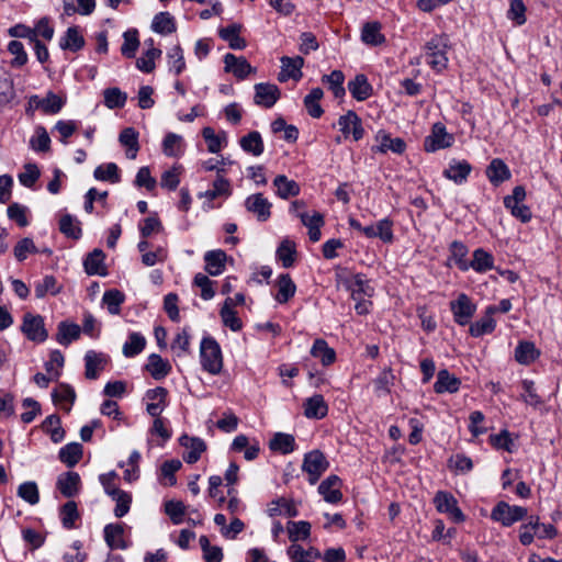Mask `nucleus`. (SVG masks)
Wrapping results in <instances>:
<instances>
[{"mask_svg": "<svg viewBox=\"0 0 562 562\" xmlns=\"http://www.w3.org/2000/svg\"><path fill=\"white\" fill-rule=\"evenodd\" d=\"M449 260L452 261L459 270L463 272L468 271V265L470 261L467 259L469 254L468 246L460 240H453L449 245Z\"/></svg>", "mask_w": 562, "mask_h": 562, "instance_id": "c9c22d12", "label": "nucleus"}, {"mask_svg": "<svg viewBox=\"0 0 562 562\" xmlns=\"http://www.w3.org/2000/svg\"><path fill=\"white\" fill-rule=\"evenodd\" d=\"M449 306L453 321L460 326L469 325L476 312V305L465 293H460L454 301L449 303Z\"/></svg>", "mask_w": 562, "mask_h": 562, "instance_id": "20e7f679", "label": "nucleus"}, {"mask_svg": "<svg viewBox=\"0 0 562 562\" xmlns=\"http://www.w3.org/2000/svg\"><path fill=\"white\" fill-rule=\"evenodd\" d=\"M93 177L100 181H109L111 183H117L121 180L120 169L116 164L108 162L98 166L94 169Z\"/></svg>", "mask_w": 562, "mask_h": 562, "instance_id": "13d9d810", "label": "nucleus"}, {"mask_svg": "<svg viewBox=\"0 0 562 562\" xmlns=\"http://www.w3.org/2000/svg\"><path fill=\"white\" fill-rule=\"evenodd\" d=\"M52 398L55 404L60 405L68 413L76 401V392L69 384L59 383L52 392Z\"/></svg>", "mask_w": 562, "mask_h": 562, "instance_id": "a878e982", "label": "nucleus"}, {"mask_svg": "<svg viewBox=\"0 0 562 562\" xmlns=\"http://www.w3.org/2000/svg\"><path fill=\"white\" fill-rule=\"evenodd\" d=\"M231 194V183L227 179L222 176H217L213 182V188L201 192L200 198H205L209 201H213L220 196H228Z\"/></svg>", "mask_w": 562, "mask_h": 562, "instance_id": "6e6d98bb", "label": "nucleus"}, {"mask_svg": "<svg viewBox=\"0 0 562 562\" xmlns=\"http://www.w3.org/2000/svg\"><path fill=\"white\" fill-rule=\"evenodd\" d=\"M21 330L29 340L35 342H43L48 337L44 318L41 315L24 314Z\"/></svg>", "mask_w": 562, "mask_h": 562, "instance_id": "423d86ee", "label": "nucleus"}, {"mask_svg": "<svg viewBox=\"0 0 562 562\" xmlns=\"http://www.w3.org/2000/svg\"><path fill=\"white\" fill-rule=\"evenodd\" d=\"M85 376L97 380L109 362V356L95 350H88L85 355Z\"/></svg>", "mask_w": 562, "mask_h": 562, "instance_id": "9d476101", "label": "nucleus"}, {"mask_svg": "<svg viewBox=\"0 0 562 562\" xmlns=\"http://www.w3.org/2000/svg\"><path fill=\"white\" fill-rule=\"evenodd\" d=\"M240 30V24H231L226 27H222L218 34L222 40L228 43L231 48L243 49L246 47V41L239 36Z\"/></svg>", "mask_w": 562, "mask_h": 562, "instance_id": "c03bdc74", "label": "nucleus"}, {"mask_svg": "<svg viewBox=\"0 0 562 562\" xmlns=\"http://www.w3.org/2000/svg\"><path fill=\"white\" fill-rule=\"evenodd\" d=\"M220 316L224 326L228 327L232 331H240L243 329V322L235 311V302L232 297H227L224 301Z\"/></svg>", "mask_w": 562, "mask_h": 562, "instance_id": "4be33fe9", "label": "nucleus"}, {"mask_svg": "<svg viewBox=\"0 0 562 562\" xmlns=\"http://www.w3.org/2000/svg\"><path fill=\"white\" fill-rule=\"evenodd\" d=\"M184 140L181 135L167 133L162 140V153L168 157H179L184 153Z\"/></svg>", "mask_w": 562, "mask_h": 562, "instance_id": "37998d69", "label": "nucleus"}, {"mask_svg": "<svg viewBox=\"0 0 562 562\" xmlns=\"http://www.w3.org/2000/svg\"><path fill=\"white\" fill-rule=\"evenodd\" d=\"M15 97V89L10 72H0V105L10 103Z\"/></svg>", "mask_w": 562, "mask_h": 562, "instance_id": "338daca9", "label": "nucleus"}, {"mask_svg": "<svg viewBox=\"0 0 562 562\" xmlns=\"http://www.w3.org/2000/svg\"><path fill=\"white\" fill-rule=\"evenodd\" d=\"M348 90L357 101H364L373 93V88L364 74H358L355 79L348 82Z\"/></svg>", "mask_w": 562, "mask_h": 562, "instance_id": "5701e85b", "label": "nucleus"}, {"mask_svg": "<svg viewBox=\"0 0 562 562\" xmlns=\"http://www.w3.org/2000/svg\"><path fill=\"white\" fill-rule=\"evenodd\" d=\"M85 45V40L77 26L69 27L66 34L60 38L59 46L61 49L77 52Z\"/></svg>", "mask_w": 562, "mask_h": 562, "instance_id": "3c124183", "label": "nucleus"}, {"mask_svg": "<svg viewBox=\"0 0 562 562\" xmlns=\"http://www.w3.org/2000/svg\"><path fill=\"white\" fill-rule=\"evenodd\" d=\"M344 81V72H330L328 75H324L322 78V82L328 87L337 99L342 98L346 93Z\"/></svg>", "mask_w": 562, "mask_h": 562, "instance_id": "e2e57ef3", "label": "nucleus"}, {"mask_svg": "<svg viewBox=\"0 0 562 562\" xmlns=\"http://www.w3.org/2000/svg\"><path fill=\"white\" fill-rule=\"evenodd\" d=\"M453 143L454 137L447 132L446 126L442 123H436L432 125L430 134L424 140V148L428 153H435L439 149L451 147Z\"/></svg>", "mask_w": 562, "mask_h": 562, "instance_id": "39448f33", "label": "nucleus"}, {"mask_svg": "<svg viewBox=\"0 0 562 562\" xmlns=\"http://www.w3.org/2000/svg\"><path fill=\"white\" fill-rule=\"evenodd\" d=\"M273 187L276 188V194L283 200L300 194L299 183L294 180H290L284 175H279L274 178Z\"/></svg>", "mask_w": 562, "mask_h": 562, "instance_id": "7c9ffc66", "label": "nucleus"}, {"mask_svg": "<svg viewBox=\"0 0 562 562\" xmlns=\"http://www.w3.org/2000/svg\"><path fill=\"white\" fill-rule=\"evenodd\" d=\"M202 136L206 142L207 150L212 154H217L226 145L225 132L215 134L214 130L207 126L202 130Z\"/></svg>", "mask_w": 562, "mask_h": 562, "instance_id": "5fc2aeb1", "label": "nucleus"}, {"mask_svg": "<svg viewBox=\"0 0 562 562\" xmlns=\"http://www.w3.org/2000/svg\"><path fill=\"white\" fill-rule=\"evenodd\" d=\"M227 255L222 249L210 250L204 254L205 271L210 276H220L225 271Z\"/></svg>", "mask_w": 562, "mask_h": 562, "instance_id": "aec40b11", "label": "nucleus"}, {"mask_svg": "<svg viewBox=\"0 0 562 562\" xmlns=\"http://www.w3.org/2000/svg\"><path fill=\"white\" fill-rule=\"evenodd\" d=\"M83 448L79 442H70L60 448L59 460L68 468L75 467L82 458Z\"/></svg>", "mask_w": 562, "mask_h": 562, "instance_id": "79ce46f5", "label": "nucleus"}, {"mask_svg": "<svg viewBox=\"0 0 562 562\" xmlns=\"http://www.w3.org/2000/svg\"><path fill=\"white\" fill-rule=\"evenodd\" d=\"M311 355L314 358L319 359L322 364L325 367L333 364L336 360L335 350L328 346L325 339L322 338H317L314 340L313 346L311 348Z\"/></svg>", "mask_w": 562, "mask_h": 562, "instance_id": "f704fd0d", "label": "nucleus"}, {"mask_svg": "<svg viewBox=\"0 0 562 562\" xmlns=\"http://www.w3.org/2000/svg\"><path fill=\"white\" fill-rule=\"evenodd\" d=\"M494 268V257L483 248L473 251V258L469 261L468 270L473 269L477 273H485Z\"/></svg>", "mask_w": 562, "mask_h": 562, "instance_id": "cd10ccee", "label": "nucleus"}, {"mask_svg": "<svg viewBox=\"0 0 562 562\" xmlns=\"http://www.w3.org/2000/svg\"><path fill=\"white\" fill-rule=\"evenodd\" d=\"M288 555L291 562H316L321 558V552L315 548L304 549L300 544H291L288 548Z\"/></svg>", "mask_w": 562, "mask_h": 562, "instance_id": "a19ab883", "label": "nucleus"}, {"mask_svg": "<svg viewBox=\"0 0 562 562\" xmlns=\"http://www.w3.org/2000/svg\"><path fill=\"white\" fill-rule=\"evenodd\" d=\"M151 29L158 34L168 35L176 32L177 26L173 16L169 12H159L153 19Z\"/></svg>", "mask_w": 562, "mask_h": 562, "instance_id": "de8ad7c7", "label": "nucleus"}, {"mask_svg": "<svg viewBox=\"0 0 562 562\" xmlns=\"http://www.w3.org/2000/svg\"><path fill=\"white\" fill-rule=\"evenodd\" d=\"M268 515L270 517L276 516H288V517H296L299 515L297 508L292 501L286 498H278L272 501L268 506Z\"/></svg>", "mask_w": 562, "mask_h": 562, "instance_id": "ea45409f", "label": "nucleus"}, {"mask_svg": "<svg viewBox=\"0 0 562 562\" xmlns=\"http://www.w3.org/2000/svg\"><path fill=\"white\" fill-rule=\"evenodd\" d=\"M244 205L259 222H266L271 216L272 203L265 198L262 193H255L247 196Z\"/></svg>", "mask_w": 562, "mask_h": 562, "instance_id": "1a4fd4ad", "label": "nucleus"}, {"mask_svg": "<svg viewBox=\"0 0 562 562\" xmlns=\"http://www.w3.org/2000/svg\"><path fill=\"white\" fill-rule=\"evenodd\" d=\"M81 327L75 323L60 322L58 324V331L56 340L64 346H68L74 340L80 337Z\"/></svg>", "mask_w": 562, "mask_h": 562, "instance_id": "49530a36", "label": "nucleus"}, {"mask_svg": "<svg viewBox=\"0 0 562 562\" xmlns=\"http://www.w3.org/2000/svg\"><path fill=\"white\" fill-rule=\"evenodd\" d=\"M328 467L329 462L326 460L324 453L319 450H312L304 456L302 471L307 473L308 483L314 485Z\"/></svg>", "mask_w": 562, "mask_h": 562, "instance_id": "f03ea898", "label": "nucleus"}, {"mask_svg": "<svg viewBox=\"0 0 562 562\" xmlns=\"http://www.w3.org/2000/svg\"><path fill=\"white\" fill-rule=\"evenodd\" d=\"M425 64L435 70H441L447 67L448 58L445 52L438 49V45L432 42L428 43L425 47V52L422 55Z\"/></svg>", "mask_w": 562, "mask_h": 562, "instance_id": "bb28decb", "label": "nucleus"}, {"mask_svg": "<svg viewBox=\"0 0 562 562\" xmlns=\"http://www.w3.org/2000/svg\"><path fill=\"white\" fill-rule=\"evenodd\" d=\"M146 50L136 61L138 70H154L156 65L155 60L160 57L161 50L154 46V40L145 41Z\"/></svg>", "mask_w": 562, "mask_h": 562, "instance_id": "e433bc0d", "label": "nucleus"}, {"mask_svg": "<svg viewBox=\"0 0 562 562\" xmlns=\"http://www.w3.org/2000/svg\"><path fill=\"white\" fill-rule=\"evenodd\" d=\"M338 125L345 137L351 135L356 142L360 140L364 135L361 120L353 111H348L347 114L341 115L338 120Z\"/></svg>", "mask_w": 562, "mask_h": 562, "instance_id": "f8f14e48", "label": "nucleus"}, {"mask_svg": "<svg viewBox=\"0 0 562 562\" xmlns=\"http://www.w3.org/2000/svg\"><path fill=\"white\" fill-rule=\"evenodd\" d=\"M168 391L162 386L150 389L146 392V397L150 401L146 411L153 417H158L166 407Z\"/></svg>", "mask_w": 562, "mask_h": 562, "instance_id": "412c9836", "label": "nucleus"}, {"mask_svg": "<svg viewBox=\"0 0 562 562\" xmlns=\"http://www.w3.org/2000/svg\"><path fill=\"white\" fill-rule=\"evenodd\" d=\"M255 102L265 108H271L280 98V90L273 83L261 82L255 86Z\"/></svg>", "mask_w": 562, "mask_h": 562, "instance_id": "f3484780", "label": "nucleus"}, {"mask_svg": "<svg viewBox=\"0 0 562 562\" xmlns=\"http://www.w3.org/2000/svg\"><path fill=\"white\" fill-rule=\"evenodd\" d=\"M323 95L324 92L321 88H314L304 98V106L307 113L314 119H319L324 113V110L319 104V101L323 98Z\"/></svg>", "mask_w": 562, "mask_h": 562, "instance_id": "603ef678", "label": "nucleus"}, {"mask_svg": "<svg viewBox=\"0 0 562 562\" xmlns=\"http://www.w3.org/2000/svg\"><path fill=\"white\" fill-rule=\"evenodd\" d=\"M304 415L307 418L322 419L328 413V405L326 404L323 395L315 394L305 400L304 404Z\"/></svg>", "mask_w": 562, "mask_h": 562, "instance_id": "393cba45", "label": "nucleus"}, {"mask_svg": "<svg viewBox=\"0 0 562 562\" xmlns=\"http://www.w3.org/2000/svg\"><path fill=\"white\" fill-rule=\"evenodd\" d=\"M146 345V339L139 333H132L128 340L123 346V353L125 357H135L140 353Z\"/></svg>", "mask_w": 562, "mask_h": 562, "instance_id": "774afa93", "label": "nucleus"}, {"mask_svg": "<svg viewBox=\"0 0 562 562\" xmlns=\"http://www.w3.org/2000/svg\"><path fill=\"white\" fill-rule=\"evenodd\" d=\"M59 231L67 238L78 240L81 238V222L74 215L65 213L59 218Z\"/></svg>", "mask_w": 562, "mask_h": 562, "instance_id": "473e14b6", "label": "nucleus"}, {"mask_svg": "<svg viewBox=\"0 0 562 562\" xmlns=\"http://www.w3.org/2000/svg\"><path fill=\"white\" fill-rule=\"evenodd\" d=\"M104 105L108 109H122L127 100V94L116 87L103 90Z\"/></svg>", "mask_w": 562, "mask_h": 562, "instance_id": "bf43d9fd", "label": "nucleus"}, {"mask_svg": "<svg viewBox=\"0 0 562 562\" xmlns=\"http://www.w3.org/2000/svg\"><path fill=\"white\" fill-rule=\"evenodd\" d=\"M60 290L61 285L58 284L54 276H45L34 284V293L37 299H43L47 294L56 295Z\"/></svg>", "mask_w": 562, "mask_h": 562, "instance_id": "09e8293b", "label": "nucleus"}, {"mask_svg": "<svg viewBox=\"0 0 562 562\" xmlns=\"http://www.w3.org/2000/svg\"><path fill=\"white\" fill-rule=\"evenodd\" d=\"M341 485V479L338 475L331 474L318 485V493L327 503L337 504L342 498Z\"/></svg>", "mask_w": 562, "mask_h": 562, "instance_id": "4468645a", "label": "nucleus"}, {"mask_svg": "<svg viewBox=\"0 0 562 562\" xmlns=\"http://www.w3.org/2000/svg\"><path fill=\"white\" fill-rule=\"evenodd\" d=\"M361 38L366 44L379 45L384 41V36L381 34V25L378 22H368L363 25L361 32Z\"/></svg>", "mask_w": 562, "mask_h": 562, "instance_id": "69168bd1", "label": "nucleus"}, {"mask_svg": "<svg viewBox=\"0 0 562 562\" xmlns=\"http://www.w3.org/2000/svg\"><path fill=\"white\" fill-rule=\"evenodd\" d=\"M44 431L48 432L53 442L58 443L65 437V430L60 426V418L56 414L45 418L42 425Z\"/></svg>", "mask_w": 562, "mask_h": 562, "instance_id": "052dcab7", "label": "nucleus"}, {"mask_svg": "<svg viewBox=\"0 0 562 562\" xmlns=\"http://www.w3.org/2000/svg\"><path fill=\"white\" fill-rule=\"evenodd\" d=\"M277 288L278 291L274 299L280 304L286 303L296 292V285L288 273H282L278 277Z\"/></svg>", "mask_w": 562, "mask_h": 562, "instance_id": "72a5a7b5", "label": "nucleus"}, {"mask_svg": "<svg viewBox=\"0 0 562 562\" xmlns=\"http://www.w3.org/2000/svg\"><path fill=\"white\" fill-rule=\"evenodd\" d=\"M29 105L31 109H40L45 114H57L65 105V99L48 92L45 98L38 95H32L29 99Z\"/></svg>", "mask_w": 562, "mask_h": 562, "instance_id": "9b49d317", "label": "nucleus"}, {"mask_svg": "<svg viewBox=\"0 0 562 562\" xmlns=\"http://www.w3.org/2000/svg\"><path fill=\"white\" fill-rule=\"evenodd\" d=\"M461 385V381L450 374L448 370H440L437 374V381L434 384V390L436 393H456L459 391Z\"/></svg>", "mask_w": 562, "mask_h": 562, "instance_id": "c756f323", "label": "nucleus"}, {"mask_svg": "<svg viewBox=\"0 0 562 562\" xmlns=\"http://www.w3.org/2000/svg\"><path fill=\"white\" fill-rule=\"evenodd\" d=\"M375 144L372 146V153L386 154L392 151L401 155L406 149V143L401 137H392L390 133L384 130L378 131L375 134Z\"/></svg>", "mask_w": 562, "mask_h": 562, "instance_id": "6e6552de", "label": "nucleus"}, {"mask_svg": "<svg viewBox=\"0 0 562 562\" xmlns=\"http://www.w3.org/2000/svg\"><path fill=\"white\" fill-rule=\"evenodd\" d=\"M527 508L525 507L499 502L492 509L491 518L494 521L501 522L504 527H509L522 520L527 516Z\"/></svg>", "mask_w": 562, "mask_h": 562, "instance_id": "7ed1b4c3", "label": "nucleus"}, {"mask_svg": "<svg viewBox=\"0 0 562 562\" xmlns=\"http://www.w3.org/2000/svg\"><path fill=\"white\" fill-rule=\"evenodd\" d=\"M146 370L155 380H161L170 373L171 366L167 360H164L159 355L151 353L148 357Z\"/></svg>", "mask_w": 562, "mask_h": 562, "instance_id": "4c0bfd02", "label": "nucleus"}, {"mask_svg": "<svg viewBox=\"0 0 562 562\" xmlns=\"http://www.w3.org/2000/svg\"><path fill=\"white\" fill-rule=\"evenodd\" d=\"M200 359L204 371L216 375L223 368L222 349L218 342L211 336L202 338L200 344Z\"/></svg>", "mask_w": 562, "mask_h": 562, "instance_id": "f257e3e1", "label": "nucleus"}, {"mask_svg": "<svg viewBox=\"0 0 562 562\" xmlns=\"http://www.w3.org/2000/svg\"><path fill=\"white\" fill-rule=\"evenodd\" d=\"M125 301V295L117 289H111L104 292L102 302L106 310L112 315H117L121 312V305Z\"/></svg>", "mask_w": 562, "mask_h": 562, "instance_id": "4d7b16f0", "label": "nucleus"}, {"mask_svg": "<svg viewBox=\"0 0 562 562\" xmlns=\"http://www.w3.org/2000/svg\"><path fill=\"white\" fill-rule=\"evenodd\" d=\"M345 284L350 291L352 300L371 297L374 293L373 286L370 285L369 280L362 273H356L346 279Z\"/></svg>", "mask_w": 562, "mask_h": 562, "instance_id": "dca6fc26", "label": "nucleus"}, {"mask_svg": "<svg viewBox=\"0 0 562 562\" xmlns=\"http://www.w3.org/2000/svg\"><path fill=\"white\" fill-rule=\"evenodd\" d=\"M30 147L37 153L50 149V137L44 126H36L34 135L30 138Z\"/></svg>", "mask_w": 562, "mask_h": 562, "instance_id": "680f3d73", "label": "nucleus"}, {"mask_svg": "<svg viewBox=\"0 0 562 562\" xmlns=\"http://www.w3.org/2000/svg\"><path fill=\"white\" fill-rule=\"evenodd\" d=\"M104 540L110 549L127 548L126 542L123 539L124 526L122 524H108L104 527Z\"/></svg>", "mask_w": 562, "mask_h": 562, "instance_id": "c85d7f7f", "label": "nucleus"}, {"mask_svg": "<svg viewBox=\"0 0 562 562\" xmlns=\"http://www.w3.org/2000/svg\"><path fill=\"white\" fill-rule=\"evenodd\" d=\"M471 170L472 167L467 160L452 159L442 173L445 178L457 184H462L467 181Z\"/></svg>", "mask_w": 562, "mask_h": 562, "instance_id": "6ab92c4d", "label": "nucleus"}, {"mask_svg": "<svg viewBox=\"0 0 562 562\" xmlns=\"http://www.w3.org/2000/svg\"><path fill=\"white\" fill-rule=\"evenodd\" d=\"M434 504L439 513L448 514L454 522L465 520L464 514L458 507V502L451 493L445 491L437 492L434 497Z\"/></svg>", "mask_w": 562, "mask_h": 562, "instance_id": "0eeeda50", "label": "nucleus"}, {"mask_svg": "<svg viewBox=\"0 0 562 562\" xmlns=\"http://www.w3.org/2000/svg\"><path fill=\"white\" fill-rule=\"evenodd\" d=\"M179 441L180 445L187 449L183 453V460L189 464L198 462L201 454L206 450L204 440L199 437L183 435L180 437Z\"/></svg>", "mask_w": 562, "mask_h": 562, "instance_id": "2eb2a0df", "label": "nucleus"}, {"mask_svg": "<svg viewBox=\"0 0 562 562\" xmlns=\"http://www.w3.org/2000/svg\"><path fill=\"white\" fill-rule=\"evenodd\" d=\"M85 271L89 276H106L108 271L104 266V254L101 249H94L83 261Z\"/></svg>", "mask_w": 562, "mask_h": 562, "instance_id": "2f4dec72", "label": "nucleus"}, {"mask_svg": "<svg viewBox=\"0 0 562 562\" xmlns=\"http://www.w3.org/2000/svg\"><path fill=\"white\" fill-rule=\"evenodd\" d=\"M296 443L292 435L277 432L270 440V449L282 454L291 453L295 450Z\"/></svg>", "mask_w": 562, "mask_h": 562, "instance_id": "8fccbe9b", "label": "nucleus"}, {"mask_svg": "<svg viewBox=\"0 0 562 562\" xmlns=\"http://www.w3.org/2000/svg\"><path fill=\"white\" fill-rule=\"evenodd\" d=\"M241 149L252 156H260L265 150L262 137L259 132L252 131L239 139Z\"/></svg>", "mask_w": 562, "mask_h": 562, "instance_id": "58836bf2", "label": "nucleus"}, {"mask_svg": "<svg viewBox=\"0 0 562 562\" xmlns=\"http://www.w3.org/2000/svg\"><path fill=\"white\" fill-rule=\"evenodd\" d=\"M495 313V305H488L484 311V315L479 321L469 324L470 335L477 338L493 333L496 327V322L493 317Z\"/></svg>", "mask_w": 562, "mask_h": 562, "instance_id": "ddd939ff", "label": "nucleus"}, {"mask_svg": "<svg viewBox=\"0 0 562 562\" xmlns=\"http://www.w3.org/2000/svg\"><path fill=\"white\" fill-rule=\"evenodd\" d=\"M56 486L63 496L68 498L74 497L80 491V475L72 471L61 473L57 479Z\"/></svg>", "mask_w": 562, "mask_h": 562, "instance_id": "a211bd4d", "label": "nucleus"}, {"mask_svg": "<svg viewBox=\"0 0 562 562\" xmlns=\"http://www.w3.org/2000/svg\"><path fill=\"white\" fill-rule=\"evenodd\" d=\"M289 539L292 542L297 540H305L311 535V524L305 520L289 521L286 525Z\"/></svg>", "mask_w": 562, "mask_h": 562, "instance_id": "0e129e2a", "label": "nucleus"}, {"mask_svg": "<svg viewBox=\"0 0 562 562\" xmlns=\"http://www.w3.org/2000/svg\"><path fill=\"white\" fill-rule=\"evenodd\" d=\"M277 258L282 262L284 268H290L295 262L296 249L294 241L285 238L283 239L276 252Z\"/></svg>", "mask_w": 562, "mask_h": 562, "instance_id": "864d4df0", "label": "nucleus"}, {"mask_svg": "<svg viewBox=\"0 0 562 562\" xmlns=\"http://www.w3.org/2000/svg\"><path fill=\"white\" fill-rule=\"evenodd\" d=\"M486 177L494 187H498L512 177L507 165L499 158L493 159L486 168Z\"/></svg>", "mask_w": 562, "mask_h": 562, "instance_id": "b1692460", "label": "nucleus"}, {"mask_svg": "<svg viewBox=\"0 0 562 562\" xmlns=\"http://www.w3.org/2000/svg\"><path fill=\"white\" fill-rule=\"evenodd\" d=\"M540 356V351L531 341H520L515 349V359L518 363L528 366Z\"/></svg>", "mask_w": 562, "mask_h": 562, "instance_id": "a18cd8bd", "label": "nucleus"}]
</instances>
